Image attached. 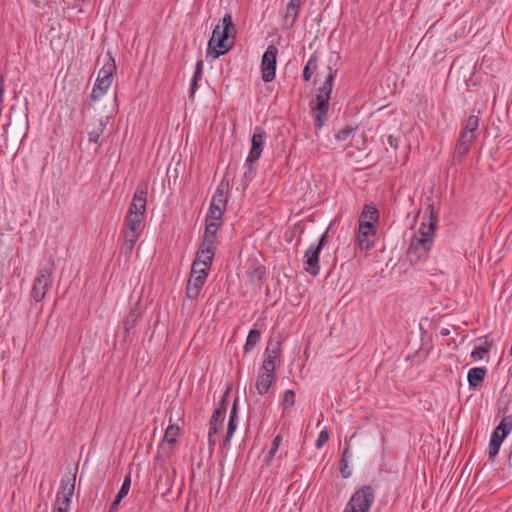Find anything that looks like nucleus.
Returning a JSON list of instances; mask_svg holds the SVG:
<instances>
[{"instance_id": "1", "label": "nucleus", "mask_w": 512, "mask_h": 512, "mask_svg": "<svg viewBox=\"0 0 512 512\" xmlns=\"http://www.w3.org/2000/svg\"><path fill=\"white\" fill-rule=\"evenodd\" d=\"M426 212L429 213L428 223H421L418 234L412 237L407 249V259L412 265L424 262L433 246L438 217L433 205H428Z\"/></svg>"}, {"instance_id": "2", "label": "nucleus", "mask_w": 512, "mask_h": 512, "mask_svg": "<svg viewBox=\"0 0 512 512\" xmlns=\"http://www.w3.org/2000/svg\"><path fill=\"white\" fill-rule=\"evenodd\" d=\"M235 26L230 13L222 18V26L217 25L208 42L207 53L212 54L213 59L226 54L234 44Z\"/></svg>"}, {"instance_id": "3", "label": "nucleus", "mask_w": 512, "mask_h": 512, "mask_svg": "<svg viewBox=\"0 0 512 512\" xmlns=\"http://www.w3.org/2000/svg\"><path fill=\"white\" fill-rule=\"evenodd\" d=\"M100 61H102L103 64L98 72L96 82L90 95L93 101L99 100L108 91L117 69L115 60L110 52H107L103 59L98 57L97 63L99 64Z\"/></svg>"}, {"instance_id": "4", "label": "nucleus", "mask_w": 512, "mask_h": 512, "mask_svg": "<svg viewBox=\"0 0 512 512\" xmlns=\"http://www.w3.org/2000/svg\"><path fill=\"white\" fill-rule=\"evenodd\" d=\"M54 270L55 265L53 260L40 266L31 290V296L36 302H41L45 298L52 284V274Z\"/></svg>"}, {"instance_id": "5", "label": "nucleus", "mask_w": 512, "mask_h": 512, "mask_svg": "<svg viewBox=\"0 0 512 512\" xmlns=\"http://www.w3.org/2000/svg\"><path fill=\"white\" fill-rule=\"evenodd\" d=\"M375 501V490L364 485L351 496L343 512H370Z\"/></svg>"}, {"instance_id": "6", "label": "nucleus", "mask_w": 512, "mask_h": 512, "mask_svg": "<svg viewBox=\"0 0 512 512\" xmlns=\"http://www.w3.org/2000/svg\"><path fill=\"white\" fill-rule=\"evenodd\" d=\"M278 49L275 45H269L261 60L262 80L265 83L272 82L276 74Z\"/></svg>"}, {"instance_id": "7", "label": "nucleus", "mask_w": 512, "mask_h": 512, "mask_svg": "<svg viewBox=\"0 0 512 512\" xmlns=\"http://www.w3.org/2000/svg\"><path fill=\"white\" fill-rule=\"evenodd\" d=\"M148 195V182L138 183L132 202L128 208L127 214L145 216Z\"/></svg>"}, {"instance_id": "8", "label": "nucleus", "mask_w": 512, "mask_h": 512, "mask_svg": "<svg viewBox=\"0 0 512 512\" xmlns=\"http://www.w3.org/2000/svg\"><path fill=\"white\" fill-rule=\"evenodd\" d=\"M330 98L317 95L315 101L311 102V110L314 118V128L318 132L324 125L329 109Z\"/></svg>"}, {"instance_id": "9", "label": "nucleus", "mask_w": 512, "mask_h": 512, "mask_svg": "<svg viewBox=\"0 0 512 512\" xmlns=\"http://www.w3.org/2000/svg\"><path fill=\"white\" fill-rule=\"evenodd\" d=\"M265 138L266 133L264 131L254 133L251 138V149L246 159V166H249L250 172L254 170V164L258 161L262 154Z\"/></svg>"}, {"instance_id": "10", "label": "nucleus", "mask_w": 512, "mask_h": 512, "mask_svg": "<svg viewBox=\"0 0 512 512\" xmlns=\"http://www.w3.org/2000/svg\"><path fill=\"white\" fill-rule=\"evenodd\" d=\"M280 346V341H276L274 344L272 340L268 342V346L265 350V359L261 367L262 373L275 375L276 360L279 357L281 351Z\"/></svg>"}, {"instance_id": "11", "label": "nucleus", "mask_w": 512, "mask_h": 512, "mask_svg": "<svg viewBox=\"0 0 512 512\" xmlns=\"http://www.w3.org/2000/svg\"><path fill=\"white\" fill-rule=\"evenodd\" d=\"M320 247H315L314 244L310 245L305 252V271L310 275L317 276L320 271L319 265V256H320Z\"/></svg>"}, {"instance_id": "12", "label": "nucleus", "mask_w": 512, "mask_h": 512, "mask_svg": "<svg viewBox=\"0 0 512 512\" xmlns=\"http://www.w3.org/2000/svg\"><path fill=\"white\" fill-rule=\"evenodd\" d=\"M376 226L367 224L359 225L357 242L361 250H369L374 247V241L370 237L375 236Z\"/></svg>"}, {"instance_id": "13", "label": "nucleus", "mask_w": 512, "mask_h": 512, "mask_svg": "<svg viewBox=\"0 0 512 512\" xmlns=\"http://www.w3.org/2000/svg\"><path fill=\"white\" fill-rule=\"evenodd\" d=\"M216 245L202 241L199 250L197 251L196 258L193 261L198 266H208L211 268L212 260L215 255Z\"/></svg>"}, {"instance_id": "14", "label": "nucleus", "mask_w": 512, "mask_h": 512, "mask_svg": "<svg viewBox=\"0 0 512 512\" xmlns=\"http://www.w3.org/2000/svg\"><path fill=\"white\" fill-rule=\"evenodd\" d=\"M229 395V389L223 394L217 408L214 410L211 419L209 421V428L212 433H218L219 424L223 422L224 416L227 411V397Z\"/></svg>"}, {"instance_id": "15", "label": "nucleus", "mask_w": 512, "mask_h": 512, "mask_svg": "<svg viewBox=\"0 0 512 512\" xmlns=\"http://www.w3.org/2000/svg\"><path fill=\"white\" fill-rule=\"evenodd\" d=\"M228 191L229 182L226 180H222L218 185L210 204L220 207L222 208V210H226V205L228 202Z\"/></svg>"}, {"instance_id": "16", "label": "nucleus", "mask_w": 512, "mask_h": 512, "mask_svg": "<svg viewBox=\"0 0 512 512\" xmlns=\"http://www.w3.org/2000/svg\"><path fill=\"white\" fill-rule=\"evenodd\" d=\"M221 224L222 221L220 220H212L205 218V232L203 235V241L207 242L208 245L210 243L216 245L217 231L220 228Z\"/></svg>"}, {"instance_id": "17", "label": "nucleus", "mask_w": 512, "mask_h": 512, "mask_svg": "<svg viewBox=\"0 0 512 512\" xmlns=\"http://www.w3.org/2000/svg\"><path fill=\"white\" fill-rule=\"evenodd\" d=\"M379 221V212L377 208L374 205L366 204L364 205V208L360 214L359 217V225L365 224H371L375 225Z\"/></svg>"}, {"instance_id": "18", "label": "nucleus", "mask_w": 512, "mask_h": 512, "mask_svg": "<svg viewBox=\"0 0 512 512\" xmlns=\"http://www.w3.org/2000/svg\"><path fill=\"white\" fill-rule=\"evenodd\" d=\"M274 381L275 375L260 372L256 380L257 392L260 395L267 394Z\"/></svg>"}, {"instance_id": "19", "label": "nucleus", "mask_w": 512, "mask_h": 512, "mask_svg": "<svg viewBox=\"0 0 512 512\" xmlns=\"http://www.w3.org/2000/svg\"><path fill=\"white\" fill-rule=\"evenodd\" d=\"M204 283V280L190 275L186 287L187 298L195 300L199 296Z\"/></svg>"}, {"instance_id": "20", "label": "nucleus", "mask_w": 512, "mask_h": 512, "mask_svg": "<svg viewBox=\"0 0 512 512\" xmlns=\"http://www.w3.org/2000/svg\"><path fill=\"white\" fill-rule=\"evenodd\" d=\"M486 373L487 369L485 367L471 368L467 375L469 386L477 388L484 381Z\"/></svg>"}, {"instance_id": "21", "label": "nucleus", "mask_w": 512, "mask_h": 512, "mask_svg": "<svg viewBox=\"0 0 512 512\" xmlns=\"http://www.w3.org/2000/svg\"><path fill=\"white\" fill-rule=\"evenodd\" d=\"M328 70L329 73L325 81L323 82L322 86L319 87L317 95H322L324 97L330 98L337 70H333L330 66L328 67Z\"/></svg>"}, {"instance_id": "22", "label": "nucleus", "mask_w": 512, "mask_h": 512, "mask_svg": "<svg viewBox=\"0 0 512 512\" xmlns=\"http://www.w3.org/2000/svg\"><path fill=\"white\" fill-rule=\"evenodd\" d=\"M75 478L76 474H74L73 477H63L60 481V488L57 494L72 497L75 490Z\"/></svg>"}, {"instance_id": "23", "label": "nucleus", "mask_w": 512, "mask_h": 512, "mask_svg": "<svg viewBox=\"0 0 512 512\" xmlns=\"http://www.w3.org/2000/svg\"><path fill=\"white\" fill-rule=\"evenodd\" d=\"M318 62H319L318 54H317V52H314L308 59L306 65L303 69V80L305 82H308L311 79V77L313 76V74L315 73V71L317 70Z\"/></svg>"}, {"instance_id": "24", "label": "nucleus", "mask_w": 512, "mask_h": 512, "mask_svg": "<svg viewBox=\"0 0 512 512\" xmlns=\"http://www.w3.org/2000/svg\"><path fill=\"white\" fill-rule=\"evenodd\" d=\"M504 439L505 438H502V435L497 434V431L492 432L488 450V457L490 460H494L497 456Z\"/></svg>"}, {"instance_id": "25", "label": "nucleus", "mask_w": 512, "mask_h": 512, "mask_svg": "<svg viewBox=\"0 0 512 512\" xmlns=\"http://www.w3.org/2000/svg\"><path fill=\"white\" fill-rule=\"evenodd\" d=\"M145 216L141 215H131L127 214L125 217V228L128 230L136 231L142 233V222L144 220Z\"/></svg>"}, {"instance_id": "26", "label": "nucleus", "mask_w": 512, "mask_h": 512, "mask_svg": "<svg viewBox=\"0 0 512 512\" xmlns=\"http://www.w3.org/2000/svg\"><path fill=\"white\" fill-rule=\"evenodd\" d=\"M281 442H282V436L281 435H277V436L274 437V439L271 442L270 448L267 451V453L265 454L264 459H263V462H264L265 466L268 467V466L271 465L272 460H273L276 452L278 451Z\"/></svg>"}, {"instance_id": "27", "label": "nucleus", "mask_w": 512, "mask_h": 512, "mask_svg": "<svg viewBox=\"0 0 512 512\" xmlns=\"http://www.w3.org/2000/svg\"><path fill=\"white\" fill-rule=\"evenodd\" d=\"M141 233L136 232L135 230L124 229L123 238H124V246L126 247L128 252H132L136 242L138 241Z\"/></svg>"}, {"instance_id": "28", "label": "nucleus", "mask_w": 512, "mask_h": 512, "mask_svg": "<svg viewBox=\"0 0 512 512\" xmlns=\"http://www.w3.org/2000/svg\"><path fill=\"white\" fill-rule=\"evenodd\" d=\"M512 430V416L508 415L504 417L499 425L494 429L497 434L502 435V438H506Z\"/></svg>"}, {"instance_id": "29", "label": "nucleus", "mask_w": 512, "mask_h": 512, "mask_svg": "<svg viewBox=\"0 0 512 512\" xmlns=\"http://www.w3.org/2000/svg\"><path fill=\"white\" fill-rule=\"evenodd\" d=\"M261 332L258 329H251L244 345L245 352L252 350L256 344L260 341Z\"/></svg>"}, {"instance_id": "30", "label": "nucleus", "mask_w": 512, "mask_h": 512, "mask_svg": "<svg viewBox=\"0 0 512 512\" xmlns=\"http://www.w3.org/2000/svg\"><path fill=\"white\" fill-rule=\"evenodd\" d=\"M493 345L492 341H488L487 337H485V341L482 345L476 346L472 352L471 357L474 359H482L485 354H487Z\"/></svg>"}, {"instance_id": "31", "label": "nucleus", "mask_w": 512, "mask_h": 512, "mask_svg": "<svg viewBox=\"0 0 512 512\" xmlns=\"http://www.w3.org/2000/svg\"><path fill=\"white\" fill-rule=\"evenodd\" d=\"M180 434V428L178 425L171 424L167 427L164 434V441L169 444H174L177 441V436Z\"/></svg>"}, {"instance_id": "32", "label": "nucleus", "mask_w": 512, "mask_h": 512, "mask_svg": "<svg viewBox=\"0 0 512 512\" xmlns=\"http://www.w3.org/2000/svg\"><path fill=\"white\" fill-rule=\"evenodd\" d=\"M209 271H210V267H208V266L196 267V263L193 262L190 275L206 281Z\"/></svg>"}, {"instance_id": "33", "label": "nucleus", "mask_w": 512, "mask_h": 512, "mask_svg": "<svg viewBox=\"0 0 512 512\" xmlns=\"http://www.w3.org/2000/svg\"><path fill=\"white\" fill-rule=\"evenodd\" d=\"M236 428H237V421H233V419H229L226 435L222 442L223 448H228L230 446V441H231V438H232Z\"/></svg>"}, {"instance_id": "34", "label": "nucleus", "mask_w": 512, "mask_h": 512, "mask_svg": "<svg viewBox=\"0 0 512 512\" xmlns=\"http://www.w3.org/2000/svg\"><path fill=\"white\" fill-rule=\"evenodd\" d=\"M138 318H139V314L137 313V311L136 310H130V312L128 313L126 319L123 322L124 329H125L126 333H129V331L132 328H134Z\"/></svg>"}, {"instance_id": "35", "label": "nucleus", "mask_w": 512, "mask_h": 512, "mask_svg": "<svg viewBox=\"0 0 512 512\" xmlns=\"http://www.w3.org/2000/svg\"><path fill=\"white\" fill-rule=\"evenodd\" d=\"M295 392L293 390H286L283 395L281 406L283 409L291 408L295 404Z\"/></svg>"}, {"instance_id": "36", "label": "nucleus", "mask_w": 512, "mask_h": 512, "mask_svg": "<svg viewBox=\"0 0 512 512\" xmlns=\"http://www.w3.org/2000/svg\"><path fill=\"white\" fill-rule=\"evenodd\" d=\"M224 212H225V210H222V208L210 204V207H209L208 213L206 215V218L212 219V220H220V221H222V217L224 215Z\"/></svg>"}, {"instance_id": "37", "label": "nucleus", "mask_w": 512, "mask_h": 512, "mask_svg": "<svg viewBox=\"0 0 512 512\" xmlns=\"http://www.w3.org/2000/svg\"><path fill=\"white\" fill-rule=\"evenodd\" d=\"M478 126H479L478 116L470 115L466 121V124H465L463 130L474 134V132L477 130Z\"/></svg>"}, {"instance_id": "38", "label": "nucleus", "mask_w": 512, "mask_h": 512, "mask_svg": "<svg viewBox=\"0 0 512 512\" xmlns=\"http://www.w3.org/2000/svg\"><path fill=\"white\" fill-rule=\"evenodd\" d=\"M299 11L300 10H290L289 6H287L284 19H285V22L287 24H289L290 27L295 24L298 14H299Z\"/></svg>"}, {"instance_id": "39", "label": "nucleus", "mask_w": 512, "mask_h": 512, "mask_svg": "<svg viewBox=\"0 0 512 512\" xmlns=\"http://www.w3.org/2000/svg\"><path fill=\"white\" fill-rule=\"evenodd\" d=\"M329 440V432L327 428H324L318 435V438L315 442V447L317 449L322 448Z\"/></svg>"}, {"instance_id": "40", "label": "nucleus", "mask_w": 512, "mask_h": 512, "mask_svg": "<svg viewBox=\"0 0 512 512\" xmlns=\"http://www.w3.org/2000/svg\"><path fill=\"white\" fill-rule=\"evenodd\" d=\"M339 471L341 473V476L345 479L349 478L351 476V470L348 466V460L347 459H340L339 462Z\"/></svg>"}, {"instance_id": "41", "label": "nucleus", "mask_w": 512, "mask_h": 512, "mask_svg": "<svg viewBox=\"0 0 512 512\" xmlns=\"http://www.w3.org/2000/svg\"><path fill=\"white\" fill-rule=\"evenodd\" d=\"M353 131H354V128H352V127H349V126L344 127L337 132L336 138L339 141H346L351 136Z\"/></svg>"}, {"instance_id": "42", "label": "nucleus", "mask_w": 512, "mask_h": 512, "mask_svg": "<svg viewBox=\"0 0 512 512\" xmlns=\"http://www.w3.org/2000/svg\"><path fill=\"white\" fill-rule=\"evenodd\" d=\"M130 486H131V475L128 474L122 483V486L118 492V495H120V497H125L130 490Z\"/></svg>"}, {"instance_id": "43", "label": "nucleus", "mask_w": 512, "mask_h": 512, "mask_svg": "<svg viewBox=\"0 0 512 512\" xmlns=\"http://www.w3.org/2000/svg\"><path fill=\"white\" fill-rule=\"evenodd\" d=\"M203 75V61L198 60L196 63L194 75L192 77V80L199 82L202 79Z\"/></svg>"}, {"instance_id": "44", "label": "nucleus", "mask_w": 512, "mask_h": 512, "mask_svg": "<svg viewBox=\"0 0 512 512\" xmlns=\"http://www.w3.org/2000/svg\"><path fill=\"white\" fill-rule=\"evenodd\" d=\"M474 140H475V135L470 132L464 131V130L462 131L460 139H459L460 142L467 144L469 146H471V144L474 142Z\"/></svg>"}, {"instance_id": "45", "label": "nucleus", "mask_w": 512, "mask_h": 512, "mask_svg": "<svg viewBox=\"0 0 512 512\" xmlns=\"http://www.w3.org/2000/svg\"><path fill=\"white\" fill-rule=\"evenodd\" d=\"M470 149V146L467 145V144H464L462 142H458L456 147H455V153L458 155V156H463L465 155Z\"/></svg>"}, {"instance_id": "46", "label": "nucleus", "mask_w": 512, "mask_h": 512, "mask_svg": "<svg viewBox=\"0 0 512 512\" xmlns=\"http://www.w3.org/2000/svg\"><path fill=\"white\" fill-rule=\"evenodd\" d=\"M103 129L91 131L88 133L89 141L94 142L96 144H101L100 137Z\"/></svg>"}, {"instance_id": "47", "label": "nucleus", "mask_w": 512, "mask_h": 512, "mask_svg": "<svg viewBox=\"0 0 512 512\" xmlns=\"http://www.w3.org/2000/svg\"><path fill=\"white\" fill-rule=\"evenodd\" d=\"M264 268L263 267H257L255 268L253 271H250L248 272L251 280H255V279H261L263 274H264Z\"/></svg>"}, {"instance_id": "48", "label": "nucleus", "mask_w": 512, "mask_h": 512, "mask_svg": "<svg viewBox=\"0 0 512 512\" xmlns=\"http://www.w3.org/2000/svg\"><path fill=\"white\" fill-rule=\"evenodd\" d=\"M71 498L72 497L62 496V495L57 494V499H56L57 505L70 507Z\"/></svg>"}, {"instance_id": "49", "label": "nucleus", "mask_w": 512, "mask_h": 512, "mask_svg": "<svg viewBox=\"0 0 512 512\" xmlns=\"http://www.w3.org/2000/svg\"><path fill=\"white\" fill-rule=\"evenodd\" d=\"M216 434L217 433H212L211 428H209V431H208V447H209L210 451H213L215 446H216V439L214 437Z\"/></svg>"}, {"instance_id": "50", "label": "nucleus", "mask_w": 512, "mask_h": 512, "mask_svg": "<svg viewBox=\"0 0 512 512\" xmlns=\"http://www.w3.org/2000/svg\"><path fill=\"white\" fill-rule=\"evenodd\" d=\"M197 88H198V82L197 81H194L192 80L191 81V85H190V93H189V99L191 101L194 100V97H195V93L197 91Z\"/></svg>"}, {"instance_id": "51", "label": "nucleus", "mask_w": 512, "mask_h": 512, "mask_svg": "<svg viewBox=\"0 0 512 512\" xmlns=\"http://www.w3.org/2000/svg\"><path fill=\"white\" fill-rule=\"evenodd\" d=\"M229 419H233V421L238 420L237 400H235L233 403L232 409L230 411Z\"/></svg>"}, {"instance_id": "52", "label": "nucleus", "mask_w": 512, "mask_h": 512, "mask_svg": "<svg viewBox=\"0 0 512 512\" xmlns=\"http://www.w3.org/2000/svg\"><path fill=\"white\" fill-rule=\"evenodd\" d=\"M351 455H352V453H351V450H350L349 441L345 440V448L343 450L341 459H347L348 460V458L351 457Z\"/></svg>"}, {"instance_id": "53", "label": "nucleus", "mask_w": 512, "mask_h": 512, "mask_svg": "<svg viewBox=\"0 0 512 512\" xmlns=\"http://www.w3.org/2000/svg\"><path fill=\"white\" fill-rule=\"evenodd\" d=\"M302 0H290L287 6L290 10H300Z\"/></svg>"}, {"instance_id": "54", "label": "nucleus", "mask_w": 512, "mask_h": 512, "mask_svg": "<svg viewBox=\"0 0 512 512\" xmlns=\"http://www.w3.org/2000/svg\"><path fill=\"white\" fill-rule=\"evenodd\" d=\"M388 143L389 145L394 149V150H397L398 148V143H399V139L393 135H389L388 138Z\"/></svg>"}, {"instance_id": "55", "label": "nucleus", "mask_w": 512, "mask_h": 512, "mask_svg": "<svg viewBox=\"0 0 512 512\" xmlns=\"http://www.w3.org/2000/svg\"><path fill=\"white\" fill-rule=\"evenodd\" d=\"M123 498L124 497H120V495L117 494L116 498L110 505V512H113L118 508V506Z\"/></svg>"}, {"instance_id": "56", "label": "nucleus", "mask_w": 512, "mask_h": 512, "mask_svg": "<svg viewBox=\"0 0 512 512\" xmlns=\"http://www.w3.org/2000/svg\"><path fill=\"white\" fill-rule=\"evenodd\" d=\"M327 237H328V231H325L320 239H319V242L317 245H315V247H320V250H322V248L324 247L325 243H326V240H327Z\"/></svg>"}, {"instance_id": "57", "label": "nucleus", "mask_w": 512, "mask_h": 512, "mask_svg": "<svg viewBox=\"0 0 512 512\" xmlns=\"http://www.w3.org/2000/svg\"><path fill=\"white\" fill-rule=\"evenodd\" d=\"M4 78L0 74V100H4Z\"/></svg>"}, {"instance_id": "58", "label": "nucleus", "mask_w": 512, "mask_h": 512, "mask_svg": "<svg viewBox=\"0 0 512 512\" xmlns=\"http://www.w3.org/2000/svg\"><path fill=\"white\" fill-rule=\"evenodd\" d=\"M68 511H69V507L60 506V505H58V507H57V512H68Z\"/></svg>"}, {"instance_id": "59", "label": "nucleus", "mask_w": 512, "mask_h": 512, "mask_svg": "<svg viewBox=\"0 0 512 512\" xmlns=\"http://www.w3.org/2000/svg\"><path fill=\"white\" fill-rule=\"evenodd\" d=\"M247 168H249V166H247ZM252 172H253V170L250 172L249 169H247V171H245V173H244L245 179L248 180L251 177Z\"/></svg>"}]
</instances>
